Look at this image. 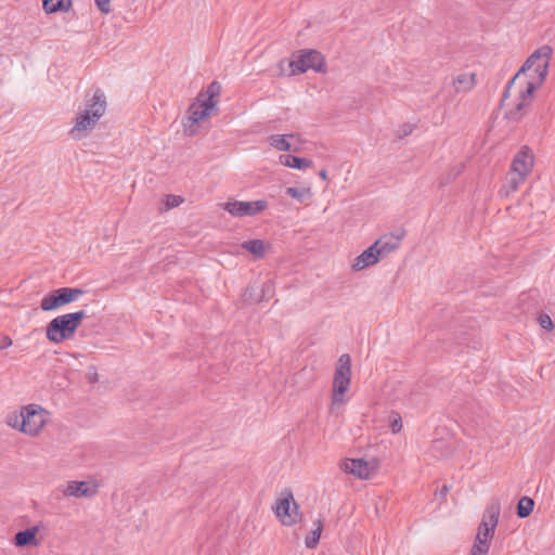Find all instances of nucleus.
Returning <instances> with one entry per match:
<instances>
[{
  "label": "nucleus",
  "instance_id": "21",
  "mask_svg": "<svg viewBox=\"0 0 555 555\" xmlns=\"http://www.w3.org/2000/svg\"><path fill=\"white\" fill-rule=\"evenodd\" d=\"M242 248L246 249L257 258H262L266 253V244L262 240L246 241L242 244Z\"/></svg>",
  "mask_w": 555,
  "mask_h": 555
},
{
  "label": "nucleus",
  "instance_id": "24",
  "mask_svg": "<svg viewBox=\"0 0 555 555\" xmlns=\"http://www.w3.org/2000/svg\"><path fill=\"white\" fill-rule=\"evenodd\" d=\"M534 502L531 498L522 496L517 503V516L519 518L528 517L531 514Z\"/></svg>",
  "mask_w": 555,
  "mask_h": 555
},
{
  "label": "nucleus",
  "instance_id": "16",
  "mask_svg": "<svg viewBox=\"0 0 555 555\" xmlns=\"http://www.w3.org/2000/svg\"><path fill=\"white\" fill-rule=\"evenodd\" d=\"M400 241L401 236L389 234L379 237L373 245L378 250L379 257L383 258L396 250L400 245Z\"/></svg>",
  "mask_w": 555,
  "mask_h": 555
},
{
  "label": "nucleus",
  "instance_id": "12",
  "mask_svg": "<svg viewBox=\"0 0 555 555\" xmlns=\"http://www.w3.org/2000/svg\"><path fill=\"white\" fill-rule=\"evenodd\" d=\"M223 209L227 210L233 217H251L262 212L268 207V203L264 199H258L254 202H241L230 201L222 205Z\"/></svg>",
  "mask_w": 555,
  "mask_h": 555
},
{
  "label": "nucleus",
  "instance_id": "33",
  "mask_svg": "<svg viewBox=\"0 0 555 555\" xmlns=\"http://www.w3.org/2000/svg\"><path fill=\"white\" fill-rule=\"evenodd\" d=\"M12 344H13V341H12L11 337L8 335H4L0 339V349L1 350L7 349L10 346H12Z\"/></svg>",
  "mask_w": 555,
  "mask_h": 555
},
{
  "label": "nucleus",
  "instance_id": "25",
  "mask_svg": "<svg viewBox=\"0 0 555 555\" xmlns=\"http://www.w3.org/2000/svg\"><path fill=\"white\" fill-rule=\"evenodd\" d=\"M70 0H43V9L47 13H54L61 10H67Z\"/></svg>",
  "mask_w": 555,
  "mask_h": 555
},
{
  "label": "nucleus",
  "instance_id": "35",
  "mask_svg": "<svg viewBox=\"0 0 555 555\" xmlns=\"http://www.w3.org/2000/svg\"><path fill=\"white\" fill-rule=\"evenodd\" d=\"M319 176L322 180L326 181L327 180V171L325 169H321L319 171Z\"/></svg>",
  "mask_w": 555,
  "mask_h": 555
},
{
  "label": "nucleus",
  "instance_id": "19",
  "mask_svg": "<svg viewBox=\"0 0 555 555\" xmlns=\"http://www.w3.org/2000/svg\"><path fill=\"white\" fill-rule=\"evenodd\" d=\"M475 85V74H460L453 80V86L457 93L470 91Z\"/></svg>",
  "mask_w": 555,
  "mask_h": 555
},
{
  "label": "nucleus",
  "instance_id": "36",
  "mask_svg": "<svg viewBox=\"0 0 555 555\" xmlns=\"http://www.w3.org/2000/svg\"><path fill=\"white\" fill-rule=\"evenodd\" d=\"M449 491V488L447 486H443L440 490H439V495L440 496H446L447 493Z\"/></svg>",
  "mask_w": 555,
  "mask_h": 555
},
{
  "label": "nucleus",
  "instance_id": "11",
  "mask_svg": "<svg viewBox=\"0 0 555 555\" xmlns=\"http://www.w3.org/2000/svg\"><path fill=\"white\" fill-rule=\"evenodd\" d=\"M25 417V434L35 437L46 425L48 417L47 411L39 404H28L23 406Z\"/></svg>",
  "mask_w": 555,
  "mask_h": 555
},
{
  "label": "nucleus",
  "instance_id": "26",
  "mask_svg": "<svg viewBox=\"0 0 555 555\" xmlns=\"http://www.w3.org/2000/svg\"><path fill=\"white\" fill-rule=\"evenodd\" d=\"M285 192L288 196L297 199L299 203H304L307 198L311 196L309 188L289 186L286 189Z\"/></svg>",
  "mask_w": 555,
  "mask_h": 555
},
{
  "label": "nucleus",
  "instance_id": "20",
  "mask_svg": "<svg viewBox=\"0 0 555 555\" xmlns=\"http://www.w3.org/2000/svg\"><path fill=\"white\" fill-rule=\"evenodd\" d=\"M37 527H31L23 531H18L14 537V542L17 546H27L37 544L36 533Z\"/></svg>",
  "mask_w": 555,
  "mask_h": 555
},
{
  "label": "nucleus",
  "instance_id": "31",
  "mask_svg": "<svg viewBox=\"0 0 555 555\" xmlns=\"http://www.w3.org/2000/svg\"><path fill=\"white\" fill-rule=\"evenodd\" d=\"M413 129H414L413 125L404 124V125H402V126L397 130V137H398L399 139H402V138H404V137H406V135L411 134V133H412V131H413Z\"/></svg>",
  "mask_w": 555,
  "mask_h": 555
},
{
  "label": "nucleus",
  "instance_id": "1",
  "mask_svg": "<svg viewBox=\"0 0 555 555\" xmlns=\"http://www.w3.org/2000/svg\"><path fill=\"white\" fill-rule=\"evenodd\" d=\"M552 53L553 49L548 44H544L537 49L526 60V62L522 64L517 74L506 85L502 101H505L508 98L512 87L515 85L516 80L520 77L521 74L533 69V73L537 75L538 78L537 81H527L526 88L524 90H520V101L517 103L515 108L506 113L508 119L513 121H519L521 119L522 111L528 105V101L530 100L534 89L541 86L547 76Z\"/></svg>",
  "mask_w": 555,
  "mask_h": 555
},
{
  "label": "nucleus",
  "instance_id": "32",
  "mask_svg": "<svg viewBox=\"0 0 555 555\" xmlns=\"http://www.w3.org/2000/svg\"><path fill=\"white\" fill-rule=\"evenodd\" d=\"M94 2L102 13L107 14L111 12V0H94Z\"/></svg>",
  "mask_w": 555,
  "mask_h": 555
},
{
  "label": "nucleus",
  "instance_id": "4",
  "mask_svg": "<svg viewBox=\"0 0 555 555\" xmlns=\"http://www.w3.org/2000/svg\"><path fill=\"white\" fill-rule=\"evenodd\" d=\"M220 91V83L218 81H212L207 87L206 91L204 93H199L196 101L190 105L186 121L183 122L189 135H193L195 133L192 129L194 125L210 115L211 109H214L217 104L215 98L219 96Z\"/></svg>",
  "mask_w": 555,
  "mask_h": 555
},
{
  "label": "nucleus",
  "instance_id": "17",
  "mask_svg": "<svg viewBox=\"0 0 555 555\" xmlns=\"http://www.w3.org/2000/svg\"><path fill=\"white\" fill-rule=\"evenodd\" d=\"M287 138H295V134H272L269 137V143L271 146L276 149L278 151L285 152H299L300 147L298 145H293L287 141Z\"/></svg>",
  "mask_w": 555,
  "mask_h": 555
},
{
  "label": "nucleus",
  "instance_id": "7",
  "mask_svg": "<svg viewBox=\"0 0 555 555\" xmlns=\"http://www.w3.org/2000/svg\"><path fill=\"white\" fill-rule=\"evenodd\" d=\"M351 383V358L348 353L339 357L333 384H332V406L340 405L346 402L345 395Z\"/></svg>",
  "mask_w": 555,
  "mask_h": 555
},
{
  "label": "nucleus",
  "instance_id": "15",
  "mask_svg": "<svg viewBox=\"0 0 555 555\" xmlns=\"http://www.w3.org/2000/svg\"><path fill=\"white\" fill-rule=\"evenodd\" d=\"M63 493L66 496L91 498L96 493V490L90 488L86 481H70L67 483Z\"/></svg>",
  "mask_w": 555,
  "mask_h": 555
},
{
  "label": "nucleus",
  "instance_id": "8",
  "mask_svg": "<svg viewBox=\"0 0 555 555\" xmlns=\"http://www.w3.org/2000/svg\"><path fill=\"white\" fill-rule=\"evenodd\" d=\"M289 75L302 74L309 69L318 73L325 72V60L317 50H300L294 53L289 61Z\"/></svg>",
  "mask_w": 555,
  "mask_h": 555
},
{
  "label": "nucleus",
  "instance_id": "2",
  "mask_svg": "<svg viewBox=\"0 0 555 555\" xmlns=\"http://www.w3.org/2000/svg\"><path fill=\"white\" fill-rule=\"evenodd\" d=\"M106 108V95L100 88L88 91L85 94L83 104L76 115L74 126L69 130L70 138L74 140L87 138L104 116Z\"/></svg>",
  "mask_w": 555,
  "mask_h": 555
},
{
  "label": "nucleus",
  "instance_id": "27",
  "mask_svg": "<svg viewBox=\"0 0 555 555\" xmlns=\"http://www.w3.org/2000/svg\"><path fill=\"white\" fill-rule=\"evenodd\" d=\"M243 300L249 304L261 301V297H259V293H257V287L248 285L243 293Z\"/></svg>",
  "mask_w": 555,
  "mask_h": 555
},
{
  "label": "nucleus",
  "instance_id": "18",
  "mask_svg": "<svg viewBox=\"0 0 555 555\" xmlns=\"http://www.w3.org/2000/svg\"><path fill=\"white\" fill-rule=\"evenodd\" d=\"M279 162L281 165L289 168H295L299 170H305L307 168H310L312 166V160L305 158V157H298L289 154H283L280 155Z\"/></svg>",
  "mask_w": 555,
  "mask_h": 555
},
{
  "label": "nucleus",
  "instance_id": "29",
  "mask_svg": "<svg viewBox=\"0 0 555 555\" xmlns=\"http://www.w3.org/2000/svg\"><path fill=\"white\" fill-rule=\"evenodd\" d=\"M182 202H183L182 197H180L178 195L169 194V195L165 196L164 203L166 205V208L170 209V208H175V207L179 206Z\"/></svg>",
  "mask_w": 555,
  "mask_h": 555
},
{
  "label": "nucleus",
  "instance_id": "30",
  "mask_svg": "<svg viewBox=\"0 0 555 555\" xmlns=\"http://www.w3.org/2000/svg\"><path fill=\"white\" fill-rule=\"evenodd\" d=\"M538 321L540 326L546 331H551L554 327L552 319L546 313H541L538 318Z\"/></svg>",
  "mask_w": 555,
  "mask_h": 555
},
{
  "label": "nucleus",
  "instance_id": "37",
  "mask_svg": "<svg viewBox=\"0 0 555 555\" xmlns=\"http://www.w3.org/2000/svg\"><path fill=\"white\" fill-rule=\"evenodd\" d=\"M96 379H98V375L96 374H94V376L90 377V382H92V383L95 382Z\"/></svg>",
  "mask_w": 555,
  "mask_h": 555
},
{
  "label": "nucleus",
  "instance_id": "34",
  "mask_svg": "<svg viewBox=\"0 0 555 555\" xmlns=\"http://www.w3.org/2000/svg\"><path fill=\"white\" fill-rule=\"evenodd\" d=\"M401 427H402V424H401V420L400 418H397V420H395L391 423V429H392L393 433L400 431Z\"/></svg>",
  "mask_w": 555,
  "mask_h": 555
},
{
  "label": "nucleus",
  "instance_id": "6",
  "mask_svg": "<svg viewBox=\"0 0 555 555\" xmlns=\"http://www.w3.org/2000/svg\"><path fill=\"white\" fill-rule=\"evenodd\" d=\"M501 506L498 500L492 501L486 508L481 522L479 524L478 531L475 538L474 545L470 552H479L487 555L490 548V541L494 535L495 528L499 522Z\"/></svg>",
  "mask_w": 555,
  "mask_h": 555
},
{
  "label": "nucleus",
  "instance_id": "3",
  "mask_svg": "<svg viewBox=\"0 0 555 555\" xmlns=\"http://www.w3.org/2000/svg\"><path fill=\"white\" fill-rule=\"evenodd\" d=\"M87 317L86 310L57 315L46 327L47 339L53 344H61L72 339L81 325L82 320Z\"/></svg>",
  "mask_w": 555,
  "mask_h": 555
},
{
  "label": "nucleus",
  "instance_id": "13",
  "mask_svg": "<svg viewBox=\"0 0 555 555\" xmlns=\"http://www.w3.org/2000/svg\"><path fill=\"white\" fill-rule=\"evenodd\" d=\"M377 461H365L363 459H347L340 465L341 469L359 479H369L377 469Z\"/></svg>",
  "mask_w": 555,
  "mask_h": 555
},
{
  "label": "nucleus",
  "instance_id": "28",
  "mask_svg": "<svg viewBox=\"0 0 555 555\" xmlns=\"http://www.w3.org/2000/svg\"><path fill=\"white\" fill-rule=\"evenodd\" d=\"M273 294H274L273 281L268 280L261 285L259 297H261V300L269 299L273 296Z\"/></svg>",
  "mask_w": 555,
  "mask_h": 555
},
{
  "label": "nucleus",
  "instance_id": "5",
  "mask_svg": "<svg viewBox=\"0 0 555 555\" xmlns=\"http://www.w3.org/2000/svg\"><path fill=\"white\" fill-rule=\"evenodd\" d=\"M534 164L533 154L528 146H522L514 156L506 181L502 188L504 195L515 192L527 176L531 172Z\"/></svg>",
  "mask_w": 555,
  "mask_h": 555
},
{
  "label": "nucleus",
  "instance_id": "14",
  "mask_svg": "<svg viewBox=\"0 0 555 555\" xmlns=\"http://www.w3.org/2000/svg\"><path fill=\"white\" fill-rule=\"evenodd\" d=\"M380 257L378 250L374 245L363 250L358 257L354 258L352 269L354 271H361L367 267H371L379 261Z\"/></svg>",
  "mask_w": 555,
  "mask_h": 555
},
{
  "label": "nucleus",
  "instance_id": "9",
  "mask_svg": "<svg viewBox=\"0 0 555 555\" xmlns=\"http://www.w3.org/2000/svg\"><path fill=\"white\" fill-rule=\"evenodd\" d=\"M82 294L83 291L80 288L61 287L46 294L40 301V308L43 311H52L75 301Z\"/></svg>",
  "mask_w": 555,
  "mask_h": 555
},
{
  "label": "nucleus",
  "instance_id": "10",
  "mask_svg": "<svg viewBox=\"0 0 555 555\" xmlns=\"http://www.w3.org/2000/svg\"><path fill=\"white\" fill-rule=\"evenodd\" d=\"M274 513L284 526H293L298 521V505L291 491L287 490L282 493L274 507Z\"/></svg>",
  "mask_w": 555,
  "mask_h": 555
},
{
  "label": "nucleus",
  "instance_id": "23",
  "mask_svg": "<svg viewBox=\"0 0 555 555\" xmlns=\"http://www.w3.org/2000/svg\"><path fill=\"white\" fill-rule=\"evenodd\" d=\"M315 529H313L307 537H306V540H305V544L308 548H314L319 541H320V537H321V533H322V530H323V524H322V520L321 519H318L315 522Z\"/></svg>",
  "mask_w": 555,
  "mask_h": 555
},
{
  "label": "nucleus",
  "instance_id": "22",
  "mask_svg": "<svg viewBox=\"0 0 555 555\" xmlns=\"http://www.w3.org/2000/svg\"><path fill=\"white\" fill-rule=\"evenodd\" d=\"M5 423L8 426H10L13 429H17L21 433L25 434V417L23 408L20 412H12L7 416Z\"/></svg>",
  "mask_w": 555,
  "mask_h": 555
}]
</instances>
